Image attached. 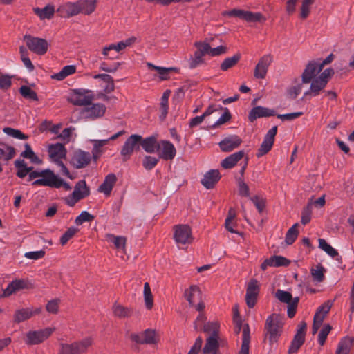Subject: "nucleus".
I'll return each mask as SVG.
<instances>
[{
  "mask_svg": "<svg viewBox=\"0 0 354 354\" xmlns=\"http://www.w3.org/2000/svg\"><path fill=\"white\" fill-rule=\"evenodd\" d=\"M120 65V64L119 62L113 63L111 66H108V64L106 62H102L100 64V70L107 73H114L118 70Z\"/></svg>",
  "mask_w": 354,
  "mask_h": 354,
  "instance_id": "obj_63",
  "label": "nucleus"
},
{
  "mask_svg": "<svg viewBox=\"0 0 354 354\" xmlns=\"http://www.w3.org/2000/svg\"><path fill=\"white\" fill-rule=\"evenodd\" d=\"M59 299H54L50 300L46 306V310L50 313L56 314L59 310Z\"/></svg>",
  "mask_w": 354,
  "mask_h": 354,
  "instance_id": "obj_60",
  "label": "nucleus"
},
{
  "mask_svg": "<svg viewBox=\"0 0 354 354\" xmlns=\"http://www.w3.org/2000/svg\"><path fill=\"white\" fill-rule=\"evenodd\" d=\"M24 41L28 49L37 55H44L48 50V44L44 39L26 35L24 37Z\"/></svg>",
  "mask_w": 354,
  "mask_h": 354,
  "instance_id": "obj_4",
  "label": "nucleus"
},
{
  "mask_svg": "<svg viewBox=\"0 0 354 354\" xmlns=\"http://www.w3.org/2000/svg\"><path fill=\"white\" fill-rule=\"evenodd\" d=\"M275 297L281 302L286 304H289L290 302L293 301L294 299L292 298V295L290 292L282 290H277L275 294Z\"/></svg>",
  "mask_w": 354,
  "mask_h": 354,
  "instance_id": "obj_50",
  "label": "nucleus"
},
{
  "mask_svg": "<svg viewBox=\"0 0 354 354\" xmlns=\"http://www.w3.org/2000/svg\"><path fill=\"white\" fill-rule=\"evenodd\" d=\"M78 229L75 227H70L67 231L61 236L60 243L65 245L77 232Z\"/></svg>",
  "mask_w": 354,
  "mask_h": 354,
  "instance_id": "obj_54",
  "label": "nucleus"
},
{
  "mask_svg": "<svg viewBox=\"0 0 354 354\" xmlns=\"http://www.w3.org/2000/svg\"><path fill=\"white\" fill-rule=\"evenodd\" d=\"M143 296L146 308L151 309L153 306V297L148 282L144 283Z\"/></svg>",
  "mask_w": 354,
  "mask_h": 354,
  "instance_id": "obj_35",
  "label": "nucleus"
},
{
  "mask_svg": "<svg viewBox=\"0 0 354 354\" xmlns=\"http://www.w3.org/2000/svg\"><path fill=\"white\" fill-rule=\"evenodd\" d=\"M19 92L21 95L25 98L30 99L32 100H38L37 93L27 86H21Z\"/></svg>",
  "mask_w": 354,
  "mask_h": 354,
  "instance_id": "obj_48",
  "label": "nucleus"
},
{
  "mask_svg": "<svg viewBox=\"0 0 354 354\" xmlns=\"http://www.w3.org/2000/svg\"><path fill=\"white\" fill-rule=\"evenodd\" d=\"M48 151L50 159L56 163L58 161H62L61 160L65 158L66 155V150L64 145L61 143L50 145Z\"/></svg>",
  "mask_w": 354,
  "mask_h": 354,
  "instance_id": "obj_19",
  "label": "nucleus"
},
{
  "mask_svg": "<svg viewBox=\"0 0 354 354\" xmlns=\"http://www.w3.org/2000/svg\"><path fill=\"white\" fill-rule=\"evenodd\" d=\"M117 178L115 174H108L102 183V184L99 187L98 191L101 193L104 194L106 196H109L112 189L116 183Z\"/></svg>",
  "mask_w": 354,
  "mask_h": 354,
  "instance_id": "obj_26",
  "label": "nucleus"
},
{
  "mask_svg": "<svg viewBox=\"0 0 354 354\" xmlns=\"http://www.w3.org/2000/svg\"><path fill=\"white\" fill-rule=\"evenodd\" d=\"M94 99L91 90L79 88L73 90L68 97V100L76 106H89Z\"/></svg>",
  "mask_w": 354,
  "mask_h": 354,
  "instance_id": "obj_2",
  "label": "nucleus"
},
{
  "mask_svg": "<svg viewBox=\"0 0 354 354\" xmlns=\"http://www.w3.org/2000/svg\"><path fill=\"white\" fill-rule=\"evenodd\" d=\"M113 310L114 315L120 318L127 317L129 315V310L120 305H114Z\"/></svg>",
  "mask_w": 354,
  "mask_h": 354,
  "instance_id": "obj_57",
  "label": "nucleus"
},
{
  "mask_svg": "<svg viewBox=\"0 0 354 354\" xmlns=\"http://www.w3.org/2000/svg\"><path fill=\"white\" fill-rule=\"evenodd\" d=\"M174 237L175 241L178 245L188 244L192 243L193 240L191 228L187 225H176Z\"/></svg>",
  "mask_w": 354,
  "mask_h": 354,
  "instance_id": "obj_8",
  "label": "nucleus"
},
{
  "mask_svg": "<svg viewBox=\"0 0 354 354\" xmlns=\"http://www.w3.org/2000/svg\"><path fill=\"white\" fill-rule=\"evenodd\" d=\"M226 50V47L223 46H219L216 48H211L210 45L209 44V48L207 50V55H209L212 57L218 56L221 54L225 53Z\"/></svg>",
  "mask_w": 354,
  "mask_h": 354,
  "instance_id": "obj_61",
  "label": "nucleus"
},
{
  "mask_svg": "<svg viewBox=\"0 0 354 354\" xmlns=\"http://www.w3.org/2000/svg\"><path fill=\"white\" fill-rule=\"evenodd\" d=\"M272 62V58L270 55L263 56L255 67L254 77L259 79H263L266 75L268 68Z\"/></svg>",
  "mask_w": 354,
  "mask_h": 354,
  "instance_id": "obj_18",
  "label": "nucleus"
},
{
  "mask_svg": "<svg viewBox=\"0 0 354 354\" xmlns=\"http://www.w3.org/2000/svg\"><path fill=\"white\" fill-rule=\"evenodd\" d=\"M219 326L216 322H207L203 325V330L210 333V336L218 337Z\"/></svg>",
  "mask_w": 354,
  "mask_h": 354,
  "instance_id": "obj_47",
  "label": "nucleus"
},
{
  "mask_svg": "<svg viewBox=\"0 0 354 354\" xmlns=\"http://www.w3.org/2000/svg\"><path fill=\"white\" fill-rule=\"evenodd\" d=\"M237 184L239 187V194L241 196L249 197L250 189L248 185L241 178L238 179Z\"/></svg>",
  "mask_w": 354,
  "mask_h": 354,
  "instance_id": "obj_55",
  "label": "nucleus"
},
{
  "mask_svg": "<svg viewBox=\"0 0 354 354\" xmlns=\"http://www.w3.org/2000/svg\"><path fill=\"white\" fill-rule=\"evenodd\" d=\"M141 140V136L133 134L125 141L120 152L124 161H127L129 159L133 151L140 149Z\"/></svg>",
  "mask_w": 354,
  "mask_h": 354,
  "instance_id": "obj_6",
  "label": "nucleus"
},
{
  "mask_svg": "<svg viewBox=\"0 0 354 354\" xmlns=\"http://www.w3.org/2000/svg\"><path fill=\"white\" fill-rule=\"evenodd\" d=\"M250 332L249 325L247 324H245L243 328L241 348L239 354H249L250 342Z\"/></svg>",
  "mask_w": 354,
  "mask_h": 354,
  "instance_id": "obj_31",
  "label": "nucleus"
},
{
  "mask_svg": "<svg viewBox=\"0 0 354 354\" xmlns=\"http://www.w3.org/2000/svg\"><path fill=\"white\" fill-rule=\"evenodd\" d=\"M3 131L7 135L19 140H26L28 138L26 135H24L21 131L18 129H15L10 127H5Z\"/></svg>",
  "mask_w": 354,
  "mask_h": 354,
  "instance_id": "obj_51",
  "label": "nucleus"
},
{
  "mask_svg": "<svg viewBox=\"0 0 354 354\" xmlns=\"http://www.w3.org/2000/svg\"><path fill=\"white\" fill-rule=\"evenodd\" d=\"M326 80H322L318 77L315 79H313L310 90L304 93V95H312L313 96H317L319 92L322 91L326 86Z\"/></svg>",
  "mask_w": 354,
  "mask_h": 354,
  "instance_id": "obj_29",
  "label": "nucleus"
},
{
  "mask_svg": "<svg viewBox=\"0 0 354 354\" xmlns=\"http://www.w3.org/2000/svg\"><path fill=\"white\" fill-rule=\"evenodd\" d=\"M140 145L147 153H155L160 149V145L158 142L156 137L153 136L142 139Z\"/></svg>",
  "mask_w": 354,
  "mask_h": 354,
  "instance_id": "obj_25",
  "label": "nucleus"
},
{
  "mask_svg": "<svg viewBox=\"0 0 354 354\" xmlns=\"http://www.w3.org/2000/svg\"><path fill=\"white\" fill-rule=\"evenodd\" d=\"M54 328H46L37 331H30L26 335L28 344H38L47 339L53 332Z\"/></svg>",
  "mask_w": 354,
  "mask_h": 354,
  "instance_id": "obj_9",
  "label": "nucleus"
},
{
  "mask_svg": "<svg viewBox=\"0 0 354 354\" xmlns=\"http://www.w3.org/2000/svg\"><path fill=\"white\" fill-rule=\"evenodd\" d=\"M195 46L197 50L194 55L189 60V68H195L203 62V57L207 55V50L209 48V44L206 42H196Z\"/></svg>",
  "mask_w": 354,
  "mask_h": 354,
  "instance_id": "obj_10",
  "label": "nucleus"
},
{
  "mask_svg": "<svg viewBox=\"0 0 354 354\" xmlns=\"http://www.w3.org/2000/svg\"><path fill=\"white\" fill-rule=\"evenodd\" d=\"M105 106L100 103L91 104L86 106L82 112V116L85 118L94 120L102 117L105 112Z\"/></svg>",
  "mask_w": 354,
  "mask_h": 354,
  "instance_id": "obj_16",
  "label": "nucleus"
},
{
  "mask_svg": "<svg viewBox=\"0 0 354 354\" xmlns=\"http://www.w3.org/2000/svg\"><path fill=\"white\" fill-rule=\"evenodd\" d=\"M94 216L86 211H83L77 216L75 220V223L77 225H80L85 222H91L94 219Z\"/></svg>",
  "mask_w": 354,
  "mask_h": 354,
  "instance_id": "obj_49",
  "label": "nucleus"
},
{
  "mask_svg": "<svg viewBox=\"0 0 354 354\" xmlns=\"http://www.w3.org/2000/svg\"><path fill=\"white\" fill-rule=\"evenodd\" d=\"M92 344V339L90 337L84 339L80 342H75L71 344H60V354H82Z\"/></svg>",
  "mask_w": 354,
  "mask_h": 354,
  "instance_id": "obj_3",
  "label": "nucleus"
},
{
  "mask_svg": "<svg viewBox=\"0 0 354 354\" xmlns=\"http://www.w3.org/2000/svg\"><path fill=\"white\" fill-rule=\"evenodd\" d=\"M75 71L76 67L74 65H68L64 66L59 73L54 74L52 77L57 80H62L68 75L75 73Z\"/></svg>",
  "mask_w": 354,
  "mask_h": 354,
  "instance_id": "obj_36",
  "label": "nucleus"
},
{
  "mask_svg": "<svg viewBox=\"0 0 354 354\" xmlns=\"http://www.w3.org/2000/svg\"><path fill=\"white\" fill-rule=\"evenodd\" d=\"M304 341L305 337L295 334L291 342V345L288 349L289 354L297 353L299 348L301 346V345L304 343Z\"/></svg>",
  "mask_w": 354,
  "mask_h": 354,
  "instance_id": "obj_39",
  "label": "nucleus"
},
{
  "mask_svg": "<svg viewBox=\"0 0 354 354\" xmlns=\"http://www.w3.org/2000/svg\"><path fill=\"white\" fill-rule=\"evenodd\" d=\"M223 15L227 17H238L248 22H261L266 20V18L260 12H252L240 9L225 11Z\"/></svg>",
  "mask_w": 354,
  "mask_h": 354,
  "instance_id": "obj_5",
  "label": "nucleus"
},
{
  "mask_svg": "<svg viewBox=\"0 0 354 354\" xmlns=\"http://www.w3.org/2000/svg\"><path fill=\"white\" fill-rule=\"evenodd\" d=\"M241 59L239 54L234 55L232 57L225 58L221 64V69L223 71H226L230 68L234 66Z\"/></svg>",
  "mask_w": 354,
  "mask_h": 354,
  "instance_id": "obj_37",
  "label": "nucleus"
},
{
  "mask_svg": "<svg viewBox=\"0 0 354 354\" xmlns=\"http://www.w3.org/2000/svg\"><path fill=\"white\" fill-rule=\"evenodd\" d=\"M32 288V283L26 279H16L10 283L3 290L2 297H9L16 292L23 289H30Z\"/></svg>",
  "mask_w": 354,
  "mask_h": 354,
  "instance_id": "obj_11",
  "label": "nucleus"
},
{
  "mask_svg": "<svg viewBox=\"0 0 354 354\" xmlns=\"http://www.w3.org/2000/svg\"><path fill=\"white\" fill-rule=\"evenodd\" d=\"M149 68L153 69L158 71L160 77L162 80H167L168 78L169 73L174 70L173 68H165L160 66H156L151 63H147Z\"/></svg>",
  "mask_w": 354,
  "mask_h": 354,
  "instance_id": "obj_45",
  "label": "nucleus"
},
{
  "mask_svg": "<svg viewBox=\"0 0 354 354\" xmlns=\"http://www.w3.org/2000/svg\"><path fill=\"white\" fill-rule=\"evenodd\" d=\"M275 111L261 106H254L249 113L248 119L253 122L257 119L275 115Z\"/></svg>",
  "mask_w": 354,
  "mask_h": 354,
  "instance_id": "obj_20",
  "label": "nucleus"
},
{
  "mask_svg": "<svg viewBox=\"0 0 354 354\" xmlns=\"http://www.w3.org/2000/svg\"><path fill=\"white\" fill-rule=\"evenodd\" d=\"M277 133V127L274 126L272 128H271L266 135L265 136L264 140L259 149L257 156H261L264 154L267 153L272 148L274 137Z\"/></svg>",
  "mask_w": 354,
  "mask_h": 354,
  "instance_id": "obj_15",
  "label": "nucleus"
},
{
  "mask_svg": "<svg viewBox=\"0 0 354 354\" xmlns=\"http://www.w3.org/2000/svg\"><path fill=\"white\" fill-rule=\"evenodd\" d=\"M322 68L318 60L310 62L303 72L302 82L305 84L310 83Z\"/></svg>",
  "mask_w": 354,
  "mask_h": 354,
  "instance_id": "obj_12",
  "label": "nucleus"
},
{
  "mask_svg": "<svg viewBox=\"0 0 354 354\" xmlns=\"http://www.w3.org/2000/svg\"><path fill=\"white\" fill-rule=\"evenodd\" d=\"M324 268L321 266H317L316 268L311 269L310 272L314 281L317 282L323 281L324 279Z\"/></svg>",
  "mask_w": 354,
  "mask_h": 354,
  "instance_id": "obj_52",
  "label": "nucleus"
},
{
  "mask_svg": "<svg viewBox=\"0 0 354 354\" xmlns=\"http://www.w3.org/2000/svg\"><path fill=\"white\" fill-rule=\"evenodd\" d=\"M158 161L159 159L156 157L147 156L143 160V167L147 170H151L156 166Z\"/></svg>",
  "mask_w": 354,
  "mask_h": 354,
  "instance_id": "obj_53",
  "label": "nucleus"
},
{
  "mask_svg": "<svg viewBox=\"0 0 354 354\" xmlns=\"http://www.w3.org/2000/svg\"><path fill=\"white\" fill-rule=\"evenodd\" d=\"M218 337L209 336L203 349V354H216L218 351Z\"/></svg>",
  "mask_w": 354,
  "mask_h": 354,
  "instance_id": "obj_30",
  "label": "nucleus"
},
{
  "mask_svg": "<svg viewBox=\"0 0 354 354\" xmlns=\"http://www.w3.org/2000/svg\"><path fill=\"white\" fill-rule=\"evenodd\" d=\"M35 12L41 19H50L55 12V8L51 5H47L44 8H35Z\"/></svg>",
  "mask_w": 354,
  "mask_h": 354,
  "instance_id": "obj_38",
  "label": "nucleus"
},
{
  "mask_svg": "<svg viewBox=\"0 0 354 354\" xmlns=\"http://www.w3.org/2000/svg\"><path fill=\"white\" fill-rule=\"evenodd\" d=\"M130 338L133 342L140 344H151L156 342L155 331L151 329H147L140 333H132Z\"/></svg>",
  "mask_w": 354,
  "mask_h": 354,
  "instance_id": "obj_14",
  "label": "nucleus"
},
{
  "mask_svg": "<svg viewBox=\"0 0 354 354\" xmlns=\"http://www.w3.org/2000/svg\"><path fill=\"white\" fill-rule=\"evenodd\" d=\"M241 142V139L238 136L232 135L221 140L219 142V146L223 151L228 152L238 147Z\"/></svg>",
  "mask_w": 354,
  "mask_h": 354,
  "instance_id": "obj_23",
  "label": "nucleus"
},
{
  "mask_svg": "<svg viewBox=\"0 0 354 354\" xmlns=\"http://www.w3.org/2000/svg\"><path fill=\"white\" fill-rule=\"evenodd\" d=\"M72 194L73 196L80 200L88 196L90 194V191L86 181L82 180L77 182L74 187Z\"/></svg>",
  "mask_w": 354,
  "mask_h": 354,
  "instance_id": "obj_27",
  "label": "nucleus"
},
{
  "mask_svg": "<svg viewBox=\"0 0 354 354\" xmlns=\"http://www.w3.org/2000/svg\"><path fill=\"white\" fill-rule=\"evenodd\" d=\"M319 247L333 258L339 256L337 251L323 239H319Z\"/></svg>",
  "mask_w": 354,
  "mask_h": 354,
  "instance_id": "obj_43",
  "label": "nucleus"
},
{
  "mask_svg": "<svg viewBox=\"0 0 354 354\" xmlns=\"http://www.w3.org/2000/svg\"><path fill=\"white\" fill-rule=\"evenodd\" d=\"M354 344V338L345 337L338 344L336 354H349L351 347Z\"/></svg>",
  "mask_w": 354,
  "mask_h": 354,
  "instance_id": "obj_33",
  "label": "nucleus"
},
{
  "mask_svg": "<svg viewBox=\"0 0 354 354\" xmlns=\"http://www.w3.org/2000/svg\"><path fill=\"white\" fill-rule=\"evenodd\" d=\"M221 176L217 169H211L206 172L201 180V184L207 189H212L218 182Z\"/></svg>",
  "mask_w": 354,
  "mask_h": 354,
  "instance_id": "obj_22",
  "label": "nucleus"
},
{
  "mask_svg": "<svg viewBox=\"0 0 354 354\" xmlns=\"http://www.w3.org/2000/svg\"><path fill=\"white\" fill-rule=\"evenodd\" d=\"M91 142L93 143L92 151L93 158L97 159L102 153V147L109 142V140H91Z\"/></svg>",
  "mask_w": 354,
  "mask_h": 354,
  "instance_id": "obj_41",
  "label": "nucleus"
},
{
  "mask_svg": "<svg viewBox=\"0 0 354 354\" xmlns=\"http://www.w3.org/2000/svg\"><path fill=\"white\" fill-rule=\"evenodd\" d=\"M186 299L190 306H194L196 301L201 299V293L199 288L196 286H192L189 289L186 290L185 292Z\"/></svg>",
  "mask_w": 354,
  "mask_h": 354,
  "instance_id": "obj_32",
  "label": "nucleus"
},
{
  "mask_svg": "<svg viewBox=\"0 0 354 354\" xmlns=\"http://www.w3.org/2000/svg\"><path fill=\"white\" fill-rule=\"evenodd\" d=\"M80 12L90 14L94 11L96 5L95 0L80 1Z\"/></svg>",
  "mask_w": 354,
  "mask_h": 354,
  "instance_id": "obj_40",
  "label": "nucleus"
},
{
  "mask_svg": "<svg viewBox=\"0 0 354 354\" xmlns=\"http://www.w3.org/2000/svg\"><path fill=\"white\" fill-rule=\"evenodd\" d=\"M299 226L298 223H295L293 225L287 232L286 235V242L287 244L290 245L292 244L296 240L298 235L297 227Z\"/></svg>",
  "mask_w": 354,
  "mask_h": 354,
  "instance_id": "obj_44",
  "label": "nucleus"
},
{
  "mask_svg": "<svg viewBox=\"0 0 354 354\" xmlns=\"http://www.w3.org/2000/svg\"><path fill=\"white\" fill-rule=\"evenodd\" d=\"M41 176L40 178L32 183L33 185L46 186L50 187L58 188L60 185L59 183V177L56 176L53 171L50 169H44L41 171Z\"/></svg>",
  "mask_w": 354,
  "mask_h": 354,
  "instance_id": "obj_7",
  "label": "nucleus"
},
{
  "mask_svg": "<svg viewBox=\"0 0 354 354\" xmlns=\"http://www.w3.org/2000/svg\"><path fill=\"white\" fill-rule=\"evenodd\" d=\"M333 304V302L332 301H327L326 302H325L324 304L319 307L315 315L318 314L319 316L323 315L324 318L326 315L329 312L330 309L331 308Z\"/></svg>",
  "mask_w": 354,
  "mask_h": 354,
  "instance_id": "obj_62",
  "label": "nucleus"
},
{
  "mask_svg": "<svg viewBox=\"0 0 354 354\" xmlns=\"http://www.w3.org/2000/svg\"><path fill=\"white\" fill-rule=\"evenodd\" d=\"M57 12L63 17H69L71 16L76 15L80 12L79 1L75 3L66 2L62 3L58 7Z\"/></svg>",
  "mask_w": 354,
  "mask_h": 354,
  "instance_id": "obj_17",
  "label": "nucleus"
},
{
  "mask_svg": "<svg viewBox=\"0 0 354 354\" xmlns=\"http://www.w3.org/2000/svg\"><path fill=\"white\" fill-rule=\"evenodd\" d=\"M161 146L162 151L160 153V158L165 160H172L176 154L174 145L170 141L162 140Z\"/></svg>",
  "mask_w": 354,
  "mask_h": 354,
  "instance_id": "obj_24",
  "label": "nucleus"
},
{
  "mask_svg": "<svg viewBox=\"0 0 354 354\" xmlns=\"http://www.w3.org/2000/svg\"><path fill=\"white\" fill-rule=\"evenodd\" d=\"M331 330V327L330 325H326L321 330L318 335V342L321 346H323L326 342L327 336L328 335L330 331Z\"/></svg>",
  "mask_w": 354,
  "mask_h": 354,
  "instance_id": "obj_58",
  "label": "nucleus"
},
{
  "mask_svg": "<svg viewBox=\"0 0 354 354\" xmlns=\"http://www.w3.org/2000/svg\"><path fill=\"white\" fill-rule=\"evenodd\" d=\"M19 52L21 60L24 66L28 69L29 71H32L34 70V66L32 64L31 60L28 57L27 50L24 47L21 46L19 48Z\"/></svg>",
  "mask_w": 354,
  "mask_h": 354,
  "instance_id": "obj_46",
  "label": "nucleus"
},
{
  "mask_svg": "<svg viewBox=\"0 0 354 354\" xmlns=\"http://www.w3.org/2000/svg\"><path fill=\"white\" fill-rule=\"evenodd\" d=\"M91 160V155L88 152L81 150L77 151L74 153L71 160V162L77 169L85 167Z\"/></svg>",
  "mask_w": 354,
  "mask_h": 354,
  "instance_id": "obj_21",
  "label": "nucleus"
},
{
  "mask_svg": "<svg viewBox=\"0 0 354 354\" xmlns=\"http://www.w3.org/2000/svg\"><path fill=\"white\" fill-rule=\"evenodd\" d=\"M33 315V311L30 308H21L17 310L14 315V322L20 323L30 319Z\"/></svg>",
  "mask_w": 354,
  "mask_h": 354,
  "instance_id": "obj_34",
  "label": "nucleus"
},
{
  "mask_svg": "<svg viewBox=\"0 0 354 354\" xmlns=\"http://www.w3.org/2000/svg\"><path fill=\"white\" fill-rule=\"evenodd\" d=\"M281 329L282 324L277 316L272 315L267 318L265 324L266 337L269 339L270 344L277 342Z\"/></svg>",
  "mask_w": 354,
  "mask_h": 354,
  "instance_id": "obj_1",
  "label": "nucleus"
},
{
  "mask_svg": "<svg viewBox=\"0 0 354 354\" xmlns=\"http://www.w3.org/2000/svg\"><path fill=\"white\" fill-rule=\"evenodd\" d=\"M244 154L245 153L243 151H239L233 154H231L222 160L221 166L224 169H231L234 167L236 163L243 158Z\"/></svg>",
  "mask_w": 354,
  "mask_h": 354,
  "instance_id": "obj_28",
  "label": "nucleus"
},
{
  "mask_svg": "<svg viewBox=\"0 0 354 354\" xmlns=\"http://www.w3.org/2000/svg\"><path fill=\"white\" fill-rule=\"evenodd\" d=\"M323 321H324L323 315L319 316L318 314L315 315L314 319H313V328H312V333L313 335H315L317 332V330L320 328Z\"/></svg>",
  "mask_w": 354,
  "mask_h": 354,
  "instance_id": "obj_64",
  "label": "nucleus"
},
{
  "mask_svg": "<svg viewBox=\"0 0 354 354\" xmlns=\"http://www.w3.org/2000/svg\"><path fill=\"white\" fill-rule=\"evenodd\" d=\"M259 292L258 281L256 279H251L248 284L245 295L246 304L249 308H252L254 306Z\"/></svg>",
  "mask_w": 354,
  "mask_h": 354,
  "instance_id": "obj_13",
  "label": "nucleus"
},
{
  "mask_svg": "<svg viewBox=\"0 0 354 354\" xmlns=\"http://www.w3.org/2000/svg\"><path fill=\"white\" fill-rule=\"evenodd\" d=\"M15 154V150L13 147L3 145L0 147V160H3L8 161L13 158Z\"/></svg>",
  "mask_w": 354,
  "mask_h": 354,
  "instance_id": "obj_42",
  "label": "nucleus"
},
{
  "mask_svg": "<svg viewBox=\"0 0 354 354\" xmlns=\"http://www.w3.org/2000/svg\"><path fill=\"white\" fill-rule=\"evenodd\" d=\"M250 200L255 205L259 213H261L266 207V200L258 196L250 197Z\"/></svg>",
  "mask_w": 354,
  "mask_h": 354,
  "instance_id": "obj_56",
  "label": "nucleus"
},
{
  "mask_svg": "<svg viewBox=\"0 0 354 354\" xmlns=\"http://www.w3.org/2000/svg\"><path fill=\"white\" fill-rule=\"evenodd\" d=\"M299 301V298L296 297L293 299V301L288 304L287 314L290 318H292L296 313V308Z\"/></svg>",
  "mask_w": 354,
  "mask_h": 354,
  "instance_id": "obj_59",
  "label": "nucleus"
}]
</instances>
